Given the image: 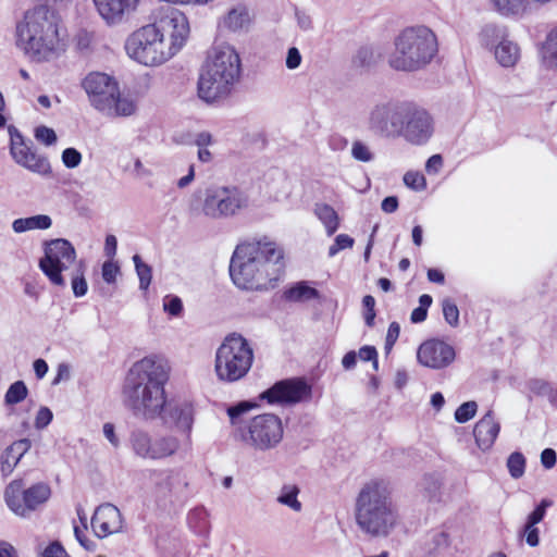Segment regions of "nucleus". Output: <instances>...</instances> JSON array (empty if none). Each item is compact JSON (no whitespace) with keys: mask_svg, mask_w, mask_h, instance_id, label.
Listing matches in <instances>:
<instances>
[{"mask_svg":"<svg viewBox=\"0 0 557 557\" xmlns=\"http://www.w3.org/2000/svg\"><path fill=\"white\" fill-rule=\"evenodd\" d=\"M284 253L275 243L262 239L236 247L230 262V275L240 289L260 290L273 287L283 270Z\"/></svg>","mask_w":557,"mask_h":557,"instance_id":"nucleus-3","label":"nucleus"},{"mask_svg":"<svg viewBox=\"0 0 557 557\" xmlns=\"http://www.w3.org/2000/svg\"><path fill=\"white\" fill-rule=\"evenodd\" d=\"M443 315L445 321L453 327L459 324V309L457 305L449 298L442 301Z\"/></svg>","mask_w":557,"mask_h":557,"instance_id":"nucleus-44","label":"nucleus"},{"mask_svg":"<svg viewBox=\"0 0 557 557\" xmlns=\"http://www.w3.org/2000/svg\"><path fill=\"white\" fill-rule=\"evenodd\" d=\"M539 529L534 524L525 523L524 525V535L525 542L531 547H536L540 543Z\"/></svg>","mask_w":557,"mask_h":557,"instance_id":"nucleus-59","label":"nucleus"},{"mask_svg":"<svg viewBox=\"0 0 557 557\" xmlns=\"http://www.w3.org/2000/svg\"><path fill=\"white\" fill-rule=\"evenodd\" d=\"M550 506V502L543 499L540 505L528 516L527 523L536 525L540 523L546 513L547 507Z\"/></svg>","mask_w":557,"mask_h":557,"instance_id":"nucleus-54","label":"nucleus"},{"mask_svg":"<svg viewBox=\"0 0 557 557\" xmlns=\"http://www.w3.org/2000/svg\"><path fill=\"white\" fill-rule=\"evenodd\" d=\"M542 57L546 67L557 70V27L548 33L542 48Z\"/></svg>","mask_w":557,"mask_h":557,"instance_id":"nucleus-36","label":"nucleus"},{"mask_svg":"<svg viewBox=\"0 0 557 557\" xmlns=\"http://www.w3.org/2000/svg\"><path fill=\"white\" fill-rule=\"evenodd\" d=\"M236 431L246 445L260 451L275 448L284 435L282 420L273 413L256 416Z\"/></svg>","mask_w":557,"mask_h":557,"instance_id":"nucleus-10","label":"nucleus"},{"mask_svg":"<svg viewBox=\"0 0 557 557\" xmlns=\"http://www.w3.org/2000/svg\"><path fill=\"white\" fill-rule=\"evenodd\" d=\"M82 85L96 110L103 113L111 108L112 97L116 96L119 86L113 77L106 73L94 72L84 78Z\"/></svg>","mask_w":557,"mask_h":557,"instance_id":"nucleus-17","label":"nucleus"},{"mask_svg":"<svg viewBox=\"0 0 557 557\" xmlns=\"http://www.w3.org/2000/svg\"><path fill=\"white\" fill-rule=\"evenodd\" d=\"M10 135V154L12 159L24 169L41 176L51 174V165L45 154L38 153L32 140H26L20 131L11 125L8 128Z\"/></svg>","mask_w":557,"mask_h":557,"instance_id":"nucleus-15","label":"nucleus"},{"mask_svg":"<svg viewBox=\"0 0 557 557\" xmlns=\"http://www.w3.org/2000/svg\"><path fill=\"white\" fill-rule=\"evenodd\" d=\"M32 442L28 438H22L8 446L0 456V470L3 476L10 475L22 457L30 449Z\"/></svg>","mask_w":557,"mask_h":557,"instance_id":"nucleus-24","label":"nucleus"},{"mask_svg":"<svg viewBox=\"0 0 557 557\" xmlns=\"http://www.w3.org/2000/svg\"><path fill=\"white\" fill-rule=\"evenodd\" d=\"M507 468L511 478L520 479L525 471L524 456L519 451L510 454L507 459Z\"/></svg>","mask_w":557,"mask_h":557,"instance_id":"nucleus-41","label":"nucleus"},{"mask_svg":"<svg viewBox=\"0 0 557 557\" xmlns=\"http://www.w3.org/2000/svg\"><path fill=\"white\" fill-rule=\"evenodd\" d=\"M225 218L234 216L249 206L248 195L234 186H220Z\"/></svg>","mask_w":557,"mask_h":557,"instance_id":"nucleus-25","label":"nucleus"},{"mask_svg":"<svg viewBox=\"0 0 557 557\" xmlns=\"http://www.w3.org/2000/svg\"><path fill=\"white\" fill-rule=\"evenodd\" d=\"M53 414L52 411L47 407H41L35 419L36 429L40 430L46 428L52 421Z\"/></svg>","mask_w":557,"mask_h":557,"instance_id":"nucleus-58","label":"nucleus"},{"mask_svg":"<svg viewBox=\"0 0 557 557\" xmlns=\"http://www.w3.org/2000/svg\"><path fill=\"white\" fill-rule=\"evenodd\" d=\"M495 59L504 67L515 66L520 59V48L509 36L493 50Z\"/></svg>","mask_w":557,"mask_h":557,"instance_id":"nucleus-27","label":"nucleus"},{"mask_svg":"<svg viewBox=\"0 0 557 557\" xmlns=\"http://www.w3.org/2000/svg\"><path fill=\"white\" fill-rule=\"evenodd\" d=\"M301 61H302V57H301V53L298 50V48L290 47L287 50V55H286V60H285L286 67L288 70H296L300 66Z\"/></svg>","mask_w":557,"mask_h":557,"instance_id":"nucleus-57","label":"nucleus"},{"mask_svg":"<svg viewBox=\"0 0 557 557\" xmlns=\"http://www.w3.org/2000/svg\"><path fill=\"white\" fill-rule=\"evenodd\" d=\"M432 297L428 294H423L419 297V307L412 310L410 321L412 323H421L425 321L428 317V309L432 305Z\"/></svg>","mask_w":557,"mask_h":557,"instance_id":"nucleus-42","label":"nucleus"},{"mask_svg":"<svg viewBox=\"0 0 557 557\" xmlns=\"http://www.w3.org/2000/svg\"><path fill=\"white\" fill-rule=\"evenodd\" d=\"M85 273L86 263L83 259H79V262H75V267L66 274L71 281L73 294L77 298L85 296L88 292Z\"/></svg>","mask_w":557,"mask_h":557,"instance_id":"nucleus-33","label":"nucleus"},{"mask_svg":"<svg viewBox=\"0 0 557 557\" xmlns=\"http://www.w3.org/2000/svg\"><path fill=\"white\" fill-rule=\"evenodd\" d=\"M201 210L206 216L211 219L225 218L220 187L207 189Z\"/></svg>","mask_w":557,"mask_h":557,"instance_id":"nucleus-29","label":"nucleus"},{"mask_svg":"<svg viewBox=\"0 0 557 557\" xmlns=\"http://www.w3.org/2000/svg\"><path fill=\"white\" fill-rule=\"evenodd\" d=\"M359 358L362 361H372L374 370L379 368L377 351L374 346H363L359 349Z\"/></svg>","mask_w":557,"mask_h":557,"instance_id":"nucleus-56","label":"nucleus"},{"mask_svg":"<svg viewBox=\"0 0 557 557\" xmlns=\"http://www.w3.org/2000/svg\"><path fill=\"white\" fill-rule=\"evenodd\" d=\"M62 162L67 169H75L82 162V153L75 148H66L62 152Z\"/></svg>","mask_w":557,"mask_h":557,"instance_id":"nucleus-50","label":"nucleus"},{"mask_svg":"<svg viewBox=\"0 0 557 557\" xmlns=\"http://www.w3.org/2000/svg\"><path fill=\"white\" fill-rule=\"evenodd\" d=\"M508 36L509 33L506 26L488 23L482 26L479 33V41L484 48L494 50Z\"/></svg>","mask_w":557,"mask_h":557,"instance_id":"nucleus-26","label":"nucleus"},{"mask_svg":"<svg viewBox=\"0 0 557 557\" xmlns=\"http://www.w3.org/2000/svg\"><path fill=\"white\" fill-rule=\"evenodd\" d=\"M407 100H389L373 106L367 117V128L381 138H398Z\"/></svg>","mask_w":557,"mask_h":557,"instance_id":"nucleus-14","label":"nucleus"},{"mask_svg":"<svg viewBox=\"0 0 557 557\" xmlns=\"http://www.w3.org/2000/svg\"><path fill=\"white\" fill-rule=\"evenodd\" d=\"M381 58V52L372 46L360 47L354 55L352 62L359 67L374 65Z\"/></svg>","mask_w":557,"mask_h":557,"instance_id":"nucleus-37","label":"nucleus"},{"mask_svg":"<svg viewBox=\"0 0 557 557\" xmlns=\"http://www.w3.org/2000/svg\"><path fill=\"white\" fill-rule=\"evenodd\" d=\"M28 395V388L23 381H15L12 383L5 395L4 404L7 406H14L22 403Z\"/></svg>","mask_w":557,"mask_h":557,"instance_id":"nucleus-38","label":"nucleus"},{"mask_svg":"<svg viewBox=\"0 0 557 557\" xmlns=\"http://www.w3.org/2000/svg\"><path fill=\"white\" fill-rule=\"evenodd\" d=\"M83 522V528L75 525L74 527V535L78 543L88 552H94L96 549V543L88 539L86 535L87 525L85 523V519L81 518Z\"/></svg>","mask_w":557,"mask_h":557,"instance_id":"nucleus-49","label":"nucleus"},{"mask_svg":"<svg viewBox=\"0 0 557 557\" xmlns=\"http://www.w3.org/2000/svg\"><path fill=\"white\" fill-rule=\"evenodd\" d=\"M552 0H491L494 10L502 16H523Z\"/></svg>","mask_w":557,"mask_h":557,"instance_id":"nucleus-23","label":"nucleus"},{"mask_svg":"<svg viewBox=\"0 0 557 557\" xmlns=\"http://www.w3.org/2000/svg\"><path fill=\"white\" fill-rule=\"evenodd\" d=\"M478 410L475 401H466L461 404L455 411V420L459 423H466L471 420Z\"/></svg>","mask_w":557,"mask_h":557,"instance_id":"nucleus-45","label":"nucleus"},{"mask_svg":"<svg viewBox=\"0 0 557 557\" xmlns=\"http://www.w3.org/2000/svg\"><path fill=\"white\" fill-rule=\"evenodd\" d=\"M398 138L412 146H424L435 129L434 119L422 106L408 101L401 120Z\"/></svg>","mask_w":557,"mask_h":557,"instance_id":"nucleus-13","label":"nucleus"},{"mask_svg":"<svg viewBox=\"0 0 557 557\" xmlns=\"http://www.w3.org/2000/svg\"><path fill=\"white\" fill-rule=\"evenodd\" d=\"M557 461L556 451L553 448H545L541 453V463L545 469H552Z\"/></svg>","mask_w":557,"mask_h":557,"instance_id":"nucleus-60","label":"nucleus"},{"mask_svg":"<svg viewBox=\"0 0 557 557\" xmlns=\"http://www.w3.org/2000/svg\"><path fill=\"white\" fill-rule=\"evenodd\" d=\"M442 165V157L440 154H433L428 159L425 163V170L429 174H436L441 170Z\"/></svg>","mask_w":557,"mask_h":557,"instance_id":"nucleus-63","label":"nucleus"},{"mask_svg":"<svg viewBox=\"0 0 557 557\" xmlns=\"http://www.w3.org/2000/svg\"><path fill=\"white\" fill-rule=\"evenodd\" d=\"M553 385L542 379H532L528 382L529 391L535 396L545 397Z\"/></svg>","mask_w":557,"mask_h":557,"instance_id":"nucleus-51","label":"nucleus"},{"mask_svg":"<svg viewBox=\"0 0 557 557\" xmlns=\"http://www.w3.org/2000/svg\"><path fill=\"white\" fill-rule=\"evenodd\" d=\"M169 371L157 356H147L129 369L123 387L125 406L135 417L154 420L166 404L165 384Z\"/></svg>","mask_w":557,"mask_h":557,"instance_id":"nucleus-2","label":"nucleus"},{"mask_svg":"<svg viewBox=\"0 0 557 557\" xmlns=\"http://www.w3.org/2000/svg\"><path fill=\"white\" fill-rule=\"evenodd\" d=\"M75 262H79L74 246L64 238H55L47 242L44 248V257L39 259L38 267L48 277L49 282L58 287L66 286L67 274Z\"/></svg>","mask_w":557,"mask_h":557,"instance_id":"nucleus-9","label":"nucleus"},{"mask_svg":"<svg viewBox=\"0 0 557 557\" xmlns=\"http://www.w3.org/2000/svg\"><path fill=\"white\" fill-rule=\"evenodd\" d=\"M188 35L189 23L185 14L168 8L154 23L136 29L127 37L125 51L139 64L158 66L184 47Z\"/></svg>","mask_w":557,"mask_h":557,"instance_id":"nucleus-1","label":"nucleus"},{"mask_svg":"<svg viewBox=\"0 0 557 557\" xmlns=\"http://www.w3.org/2000/svg\"><path fill=\"white\" fill-rule=\"evenodd\" d=\"M133 262L135 265L136 274L139 278V288L147 290L152 280V269L149 264L141 260L139 255L133 256Z\"/></svg>","mask_w":557,"mask_h":557,"instance_id":"nucleus-39","label":"nucleus"},{"mask_svg":"<svg viewBox=\"0 0 557 557\" xmlns=\"http://www.w3.org/2000/svg\"><path fill=\"white\" fill-rule=\"evenodd\" d=\"M239 54L230 45L214 46L198 81V95L206 102L228 96L240 77Z\"/></svg>","mask_w":557,"mask_h":557,"instance_id":"nucleus-6","label":"nucleus"},{"mask_svg":"<svg viewBox=\"0 0 557 557\" xmlns=\"http://www.w3.org/2000/svg\"><path fill=\"white\" fill-rule=\"evenodd\" d=\"M250 408H252V405H250L247 401H242L235 406H232L227 409V414L231 419V423L233 425H237L239 423L238 419L239 417L247 412Z\"/></svg>","mask_w":557,"mask_h":557,"instance_id":"nucleus-55","label":"nucleus"},{"mask_svg":"<svg viewBox=\"0 0 557 557\" xmlns=\"http://www.w3.org/2000/svg\"><path fill=\"white\" fill-rule=\"evenodd\" d=\"M283 297L290 302H305L319 298V292L314 287L309 286L308 282L300 281L287 288Z\"/></svg>","mask_w":557,"mask_h":557,"instance_id":"nucleus-31","label":"nucleus"},{"mask_svg":"<svg viewBox=\"0 0 557 557\" xmlns=\"http://www.w3.org/2000/svg\"><path fill=\"white\" fill-rule=\"evenodd\" d=\"M500 431L493 410H488L474 425L473 435L478 447L482 451L492 448Z\"/></svg>","mask_w":557,"mask_h":557,"instance_id":"nucleus-22","label":"nucleus"},{"mask_svg":"<svg viewBox=\"0 0 557 557\" xmlns=\"http://www.w3.org/2000/svg\"><path fill=\"white\" fill-rule=\"evenodd\" d=\"M436 53L437 39L430 28L408 27L395 38L388 64L396 71L414 72L426 66Z\"/></svg>","mask_w":557,"mask_h":557,"instance_id":"nucleus-7","label":"nucleus"},{"mask_svg":"<svg viewBox=\"0 0 557 557\" xmlns=\"http://www.w3.org/2000/svg\"><path fill=\"white\" fill-rule=\"evenodd\" d=\"M165 424H173L187 434V442L190 443V432L194 423V408L187 401L166 403L159 417Z\"/></svg>","mask_w":557,"mask_h":557,"instance_id":"nucleus-20","label":"nucleus"},{"mask_svg":"<svg viewBox=\"0 0 557 557\" xmlns=\"http://www.w3.org/2000/svg\"><path fill=\"white\" fill-rule=\"evenodd\" d=\"M128 445L138 458L162 460L176 454L180 441L174 435H153L143 428H134L129 432Z\"/></svg>","mask_w":557,"mask_h":557,"instance_id":"nucleus-12","label":"nucleus"},{"mask_svg":"<svg viewBox=\"0 0 557 557\" xmlns=\"http://www.w3.org/2000/svg\"><path fill=\"white\" fill-rule=\"evenodd\" d=\"M51 225L52 220L49 215L37 214L14 220L12 223V228L15 233H24L32 230H47Z\"/></svg>","mask_w":557,"mask_h":557,"instance_id":"nucleus-32","label":"nucleus"},{"mask_svg":"<svg viewBox=\"0 0 557 557\" xmlns=\"http://www.w3.org/2000/svg\"><path fill=\"white\" fill-rule=\"evenodd\" d=\"M41 557H69V555L60 543L53 542L44 550Z\"/></svg>","mask_w":557,"mask_h":557,"instance_id":"nucleus-61","label":"nucleus"},{"mask_svg":"<svg viewBox=\"0 0 557 557\" xmlns=\"http://www.w3.org/2000/svg\"><path fill=\"white\" fill-rule=\"evenodd\" d=\"M449 547V539L445 532H436L432 535L428 552L434 557H440Z\"/></svg>","mask_w":557,"mask_h":557,"instance_id":"nucleus-40","label":"nucleus"},{"mask_svg":"<svg viewBox=\"0 0 557 557\" xmlns=\"http://www.w3.org/2000/svg\"><path fill=\"white\" fill-rule=\"evenodd\" d=\"M404 184L413 190H423L426 186L425 177L414 171H408L404 175Z\"/></svg>","mask_w":557,"mask_h":557,"instance_id":"nucleus-47","label":"nucleus"},{"mask_svg":"<svg viewBox=\"0 0 557 557\" xmlns=\"http://www.w3.org/2000/svg\"><path fill=\"white\" fill-rule=\"evenodd\" d=\"M91 527L100 539L121 532L123 519L119 508L112 504L100 505L91 518Z\"/></svg>","mask_w":557,"mask_h":557,"instance_id":"nucleus-19","label":"nucleus"},{"mask_svg":"<svg viewBox=\"0 0 557 557\" xmlns=\"http://www.w3.org/2000/svg\"><path fill=\"white\" fill-rule=\"evenodd\" d=\"M455 357L454 347L441 339L425 341L417 351L419 363L431 369L446 368L455 360Z\"/></svg>","mask_w":557,"mask_h":557,"instance_id":"nucleus-18","label":"nucleus"},{"mask_svg":"<svg viewBox=\"0 0 557 557\" xmlns=\"http://www.w3.org/2000/svg\"><path fill=\"white\" fill-rule=\"evenodd\" d=\"M300 493L299 487L296 484H284L276 497V502L283 506L288 507L295 512H300L302 504L298 499Z\"/></svg>","mask_w":557,"mask_h":557,"instance_id":"nucleus-35","label":"nucleus"},{"mask_svg":"<svg viewBox=\"0 0 557 557\" xmlns=\"http://www.w3.org/2000/svg\"><path fill=\"white\" fill-rule=\"evenodd\" d=\"M102 278L108 284H113L116 282V277L120 274V268L116 263L112 261H106L102 264Z\"/></svg>","mask_w":557,"mask_h":557,"instance_id":"nucleus-53","label":"nucleus"},{"mask_svg":"<svg viewBox=\"0 0 557 557\" xmlns=\"http://www.w3.org/2000/svg\"><path fill=\"white\" fill-rule=\"evenodd\" d=\"M311 393V386L302 379H287L260 394V399L270 405H292L310 399Z\"/></svg>","mask_w":557,"mask_h":557,"instance_id":"nucleus-16","label":"nucleus"},{"mask_svg":"<svg viewBox=\"0 0 557 557\" xmlns=\"http://www.w3.org/2000/svg\"><path fill=\"white\" fill-rule=\"evenodd\" d=\"M162 307L163 310L171 317H180L184 310L182 299L178 296L172 294L163 297Z\"/></svg>","mask_w":557,"mask_h":557,"instance_id":"nucleus-43","label":"nucleus"},{"mask_svg":"<svg viewBox=\"0 0 557 557\" xmlns=\"http://www.w3.org/2000/svg\"><path fill=\"white\" fill-rule=\"evenodd\" d=\"M35 137L38 141L50 146L57 141L55 132L47 126H39L35 129Z\"/></svg>","mask_w":557,"mask_h":557,"instance_id":"nucleus-52","label":"nucleus"},{"mask_svg":"<svg viewBox=\"0 0 557 557\" xmlns=\"http://www.w3.org/2000/svg\"><path fill=\"white\" fill-rule=\"evenodd\" d=\"M15 45L33 62H49L59 58L64 45L55 12L46 5L28 10L16 24Z\"/></svg>","mask_w":557,"mask_h":557,"instance_id":"nucleus-4","label":"nucleus"},{"mask_svg":"<svg viewBox=\"0 0 557 557\" xmlns=\"http://www.w3.org/2000/svg\"><path fill=\"white\" fill-rule=\"evenodd\" d=\"M355 521L362 533L374 539L387 537L397 527L398 511L385 480L362 485L355 502Z\"/></svg>","mask_w":557,"mask_h":557,"instance_id":"nucleus-5","label":"nucleus"},{"mask_svg":"<svg viewBox=\"0 0 557 557\" xmlns=\"http://www.w3.org/2000/svg\"><path fill=\"white\" fill-rule=\"evenodd\" d=\"M354 243V238L347 234L337 235L335 237L334 244L329 248V257L336 256L343 249L351 248Z\"/></svg>","mask_w":557,"mask_h":557,"instance_id":"nucleus-48","label":"nucleus"},{"mask_svg":"<svg viewBox=\"0 0 557 557\" xmlns=\"http://www.w3.org/2000/svg\"><path fill=\"white\" fill-rule=\"evenodd\" d=\"M101 17L111 25L119 24L135 11L138 0H94Z\"/></svg>","mask_w":557,"mask_h":557,"instance_id":"nucleus-21","label":"nucleus"},{"mask_svg":"<svg viewBox=\"0 0 557 557\" xmlns=\"http://www.w3.org/2000/svg\"><path fill=\"white\" fill-rule=\"evenodd\" d=\"M111 108L104 110L103 113L110 116H131L137 110V104L129 96L121 95L117 88L116 96L112 97Z\"/></svg>","mask_w":557,"mask_h":557,"instance_id":"nucleus-30","label":"nucleus"},{"mask_svg":"<svg viewBox=\"0 0 557 557\" xmlns=\"http://www.w3.org/2000/svg\"><path fill=\"white\" fill-rule=\"evenodd\" d=\"M314 214L324 225L329 236H332L337 231L339 226V218L337 212L330 205L317 203L314 207Z\"/></svg>","mask_w":557,"mask_h":557,"instance_id":"nucleus-34","label":"nucleus"},{"mask_svg":"<svg viewBox=\"0 0 557 557\" xmlns=\"http://www.w3.org/2000/svg\"><path fill=\"white\" fill-rule=\"evenodd\" d=\"M253 362V350L239 334L225 337L215 352L214 371L219 381L234 383L247 375Z\"/></svg>","mask_w":557,"mask_h":557,"instance_id":"nucleus-8","label":"nucleus"},{"mask_svg":"<svg viewBox=\"0 0 557 557\" xmlns=\"http://www.w3.org/2000/svg\"><path fill=\"white\" fill-rule=\"evenodd\" d=\"M71 377V369L67 363H59L57 374L52 381V385H58L62 381H69Z\"/></svg>","mask_w":557,"mask_h":557,"instance_id":"nucleus-62","label":"nucleus"},{"mask_svg":"<svg viewBox=\"0 0 557 557\" xmlns=\"http://www.w3.org/2000/svg\"><path fill=\"white\" fill-rule=\"evenodd\" d=\"M250 15L246 7L238 5L228 11L220 22V27L231 32L247 29L250 24Z\"/></svg>","mask_w":557,"mask_h":557,"instance_id":"nucleus-28","label":"nucleus"},{"mask_svg":"<svg viewBox=\"0 0 557 557\" xmlns=\"http://www.w3.org/2000/svg\"><path fill=\"white\" fill-rule=\"evenodd\" d=\"M351 156L355 160L360 162H371L374 159L373 152L369 146L360 140H356L351 146Z\"/></svg>","mask_w":557,"mask_h":557,"instance_id":"nucleus-46","label":"nucleus"},{"mask_svg":"<svg viewBox=\"0 0 557 557\" xmlns=\"http://www.w3.org/2000/svg\"><path fill=\"white\" fill-rule=\"evenodd\" d=\"M50 495L49 485L42 482L25 488L23 480H14L4 490L7 506L22 518L29 517L50 498Z\"/></svg>","mask_w":557,"mask_h":557,"instance_id":"nucleus-11","label":"nucleus"},{"mask_svg":"<svg viewBox=\"0 0 557 557\" xmlns=\"http://www.w3.org/2000/svg\"><path fill=\"white\" fill-rule=\"evenodd\" d=\"M103 435L106 436V438L110 442V444L113 447L116 448L120 446V440L115 434L114 424H112L110 422L104 423L103 424Z\"/></svg>","mask_w":557,"mask_h":557,"instance_id":"nucleus-64","label":"nucleus"}]
</instances>
